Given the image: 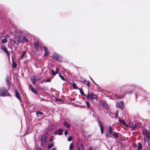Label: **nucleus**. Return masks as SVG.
Segmentation results:
<instances>
[{"label":"nucleus","instance_id":"0eeeda50","mask_svg":"<svg viewBox=\"0 0 150 150\" xmlns=\"http://www.w3.org/2000/svg\"><path fill=\"white\" fill-rule=\"evenodd\" d=\"M2 49L6 53L7 56L8 58H9L10 53L8 51L6 47L4 46H1Z\"/></svg>","mask_w":150,"mask_h":150},{"label":"nucleus","instance_id":"2f4dec72","mask_svg":"<svg viewBox=\"0 0 150 150\" xmlns=\"http://www.w3.org/2000/svg\"><path fill=\"white\" fill-rule=\"evenodd\" d=\"M80 93L81 95H82V96H85V95L84 93L83 92V91L81 89H80Z\"/></svg>","mask_w":150,"mask_h":150},{"label":"nucleus","instance_id":"c03bdc74","mask_svg":"<svg viewBox=\"0 0 150 150\" xmlns=\"http://www.w3.org/2000/svg\"><path fill=\"white\" fill-rule=\"evenodd\" d=\"M51 81V79H47L46 80L47 82H50Z\"/></svg>","mask_w":150,"mask_h":150},{"label":"nucleus","instance_id":"cd10ccee","mask_svg":"<svg viewBox=\"0 0 150 150\" xmlns=\"http://www.w3.org/2000/svg\"><path fill=\"white\" fill-rule=\"evenodd\" d=\"M33 83L34 84L35 83V82L37 80V79H36L35 77H34L33 79H32Z\"/></svg>","mask_w":150,"mask_h":150},{"label":"nucleus","instance_id":"6e6552de","mask_svg":"<svg viewBox=\"0 0 150 150\" xmlns=\"http://www.w3.org/2000/svg\"><path fill=\"white\" fill-rule=\"evenodd\" d=\"M129 127L133 129H134L137 127L138 125L137 124L135 123V122H130L129 123Z\"/></svg>","mask_w":150,"mask_h":150},{"label":"nucleus","instance_id":"f8f14e48","mask_svg":"<svg viewBox=\"0 0 150 150\" xmlns=\"http://www.w3.org/2000/svg\"><path fill=\"white\" fill-rule=\"evenodd\" d=\"M44 50L45 51V52L44 54V56H47L48 55V50L46 47L45 46L44 47Z\"/></svg>","mask_w":150,"mask_h":150},{"label":"nucleus","instance_id":"6e6d98bb","mask_svg":"<svg viewBox=\"0 0 150 150\" xmlns=\"http://www.w3.org/2000/svg\"><path fill=\"white\" fill-rule=\"evenodd\" d=\"M94 83H95V82L94 81H92Z\"/></svg>","mask_w":150,"mask_h":150},{"label":"nucleus","instance_id":"a211bd4d","mask_svg":"<svg viewBox=\"0 0 150 150\" xmlns=\"http://www.w3.org/2000/svg\"><path fill=\"white\" fill-rule=\"evenodd\" d=\"M98 125L100 127V131L104 130V127L102 124L100 123V122H98Z\"/></svg>","mask_w":150,"mask_h":150},{"label":"nucleus","instance_id":"58836bf2","mask_svg":"<svg viewBox=\"0 0 150 150\" xmlns=\"http://www.w3.org/2000/svg\"><path fill=\"white\" fill-rule=\"evenodd\" d=\"M52 72L53 75H54V76L56 74V72H55L53 70H52Z\"/></svg>","mask_w":150,"mask_h":150},{"label":"nucleus","instance_id":"412c9836","mask_svg":"<svg viewBox=\"0 0 150 150\" xmlns=\"http://www.w3.org/2000/svg\"><path fill=\"white\" fill-rule=\"evenodd\" d=\"M142 148V145L141 143H139L138 145V150H141Z\"/></svg>","mask_w":150,"mask_h":150},{"label":"nucleus","instance_id":"603ef678","mask_svg":"<svg viewBox=\"0 0 150 150\" xmlns=\"http://www.w3.org/2000/svg\"><path fill=\"white\" fill-rule=\"evenodd\" d=\"M51 150H56V148H54L52 149H51Z\"/></svg>","mask_w":150,"mask_h":150},{"label":"nucleus","instance_id":"ddd939ff","mask_svg":"<svg viewBox=\"0 0 150 150\" xmlns=\"http://www.w3.org/2000/svg\"><path fill=\"white\" fill-rule=\"evenodd\" d=\"M26 52L24 51L23 52V54L21 56L20 59H23L24 58H26Z\"/></svg>","mask_w":150,"mask_h":150},{"label":"nucleus","instance_id":"864d4df0","mask_svg":"<svg viewBox=\"0 0 150 150\" xmlns=\"http://www.w3.org/2000/svg\"><path fill=\"white\" fill-rule=\"evenodd\" d=\"M133 93V91H132L131 92H129V93H128L129 94H130L131 93Z\"/></svg>","mask_w":150,"mask_h":150},{"label":"nucleus","instance_id":"473e14b6","mask_svg":"<svg viewBox=\"0 0 150 150\" xmlns=\"http://www.w3.org/2000/svg\"><path fill=\"white\" fill-rule=\"evenodd\" d=\"M59 76L62 80L64 81H65V79L64 77L61 74H59Z\"/></svg>","mask_w":150,"mask_h":150},{"label":"nucleus","instance_id":"4c0bfd02","mask_svg":"<svg viewBox=\"0 0 150 150\" xmlns=\"http://www.w3.org/2000/svg\"><path fill=\"white\" fill-rule=\"evenodd\" d=\"M86 85L88 87H89L90 86V84L89 81L87 82Z\"/></svg>","mask_w":150,"mask_h":150},{"label":"nucleus","instance_id":"7c9ffc66","mask_svg":"<svg viewBox=\"0 0 150 150\" xmlns=\"http://www.w3.org/2000/svg\"><path fill=\"white\" fill-rule=\"evenodd\" d=\"M72 86L73 88L75 89H77L78 88L77 86L74 83H73V84L72 85Z\"/></svg>","mask_w":150,"mask_h":150},{"label":"nucleus","instance_id":"9d476101","mask_svg":"<svg viewBox=\"0 0 150 150\" xmlns=\"http://www.w3.org/2000/svg\"><path fill=\"white\" fill-rule=\"evenodd\" d=\"M100 103L102 106L105 107V108H108V106L105 102L104 101H102Z\"/></svg>","mask_w":150,"mask_h":150},{"label":"nucleus","instance_id":"e433bc0d","mask_svg":"<svg viewBox=\"0 0 150 150\" xmlns=\"http://www.w3.org/2000/svg\"><path fill=\"white\" fill-rule=\"evenodd\" d=\"M86 97L88 99H90V95L89 93H88L87 95L86 96Z\"/></svg>","mask_w":150,"mask_h":150},{"label":"nucleus","instance_id":"72a5a7b5","mask_svg":"<svg viewBox=\"0 0 150 150\" xmlns=\"http://www.w3.org/2000/svg\"><path fill=\"white\" fill-rule=\"evenodd\" d=\"M23 41L25 42H28V40L27 38L25 37H24L23 38Z\"/></svg>","mask_w":150,"mask_h":150},{"label":"nucleus","instance_id":"c85d7f7f","mask_svg":"<svg viewBox=\"0 0 150 150\" xmlns=\"http://www.w3.org/2000/svg\"><path fill=\"white\" fill-rule=\"evenodd\" d=\"M36 114L38 115H43V113L41 111H38L36 112Z\"/></svg>","mask_w":150,"mask_h":150},{"label":"nucleus","instance_id":"4be33fe9","mask_svg":"<svg viewBox=\"0 0 150 150\" xmlns=\"http://www.w3.org/2000/svg\"><path fill=\"white\" fill-rule=\"evenodd\" d=\"M119 121L123 125H125L126 127H128L127 126L125 125V122L123 120H121L120 119H119Z\"/></svg>","mask_w":150,"mask_h":150},{"label":"nucleus","instance_id":"8fccbe9b","mask_svg":"<svg viewBox=\"0 0 150 150\" xmlns=\"http://www.w3.org/2000/svg\"><path fill=\"white\" fill-rule=\"evenodd\" d=\"M90 78L91 79L92 81H94L93 80V79L90 76Z\"/></svg>","mask_w":150,"mask_h":150},{"label":"nucleus","instance_id":"9b49d317","mask_svg":"<svg viewBox=\"0 0 150 150\" xmlns=\"http://www.w3.org/2000/svg\"><path fill=\"white\" fill-rule=\"evenodd\" d=\"M116 106L117 107L120 108H122L123 107V102H120V103H117Z\"/></svg>","mask_w":150,"mask_h":150},{"label":"nucleus","instance_id":"09e8293b","mask_svg":"<svg viewBox=\"0 0 150 150\" xmlns=\"http://www.w3.org/2000/svg\"><path fill=\"white\" fill-rule=\"evenodd\" d=\"M36 78V79H37V80H38V79H40V77H35Z\"/></svg>","mask_w":150,"mask_h":150},{"label":"nucleus","instance_id":"f3484780","mask_svg":"<svg viewBox=\"0 0 150 150\" xmlns=\"http://www.w3.org/2000/svg\"><path fill=\"white\" fill-rule=\"evenodd\" d=\"M112 135L115 138H117L118 137V135L117 133L114 132L112 134Z\"/></svg>","mask_w":150,"mask_h":150},{"label":"nucleus","instance_id":"ea45409f","mask_svg":"<svg viewBox=\"0 0 150 150\" xmlns=\"http://www.w3.org/2000/svg\"><path fill=\"white\" fill-rule=\"evenodd\" d=\"M56 100L57 102H61V100L59 98H56Z\"/></svg>","mask_w":150,"mask_h":150},{"label":"nucleus","instance_id":"2eb2a0df","mask_svg":"<svg viewBox=\"0 0 150 150\" xmlns=\"http://www.w3.org/2000/svg\"><path fill=\"white\" fill-rule=\"evenodd\" d=\"M15 95L16 97L21 102V98L19 96V93L17 91H16Z\"/></svg>","mask_w":150,"mask_h":150},{"label":"nucleus","instance_id":"393cba45","mask_svg":"<svg viewBox=\"0 0 150 150\" xmlns=\"http://www.w3.org/2000/svg\"><path fill=\"white\" fill-rule=\"evenodd\" d=\"M74 148V146L72 143L70 144L69 146V149L70 150H72Z\"/></svg>","mask_w":150,"mask_h":150},{"label":"nucleus","instance_id":"7ed1b4c3","mask_svg":"<svg viewBox=\"0 0 150 150\" xmlns=\"http://www.w3.org/2000/svg\"><path fill=\"white\" fill-rule=\"evenodd\" d=\"M47 134H45L43 135L41 138V141L42 145V146H45L46 144L47 139Z\"/></svg>","mask_w":150,"mask_h":150},{"label":"nucleus","instance_id":"a19ab883","mask_svg":"<svg viewBox=\"0 0 150 150\" xmlns=\"http://www.w3.org/2000/svg\"><path fill=\"white\" fill-rule=\"evenodd\" d=\"M93 148L91 146H89L88 149H87L86 150H92Z\"/></svg>","mask_w":150,"mask_h":150},{"label":"nucleus","instance_id":"79ce46f5","mask_svg":"<svg viewBox=\"0 0 150 150\" xmlns=\"http://www.w3.org/2000/svg\"><path fill=\"white\" fill-rule=\"evenodd\" d=\"M59 71V69H58L57 68L56 69V73L57 74Z\"/></svg>","mask_w":150,"mask_h":150},{"label":"nucleus","instance_id":"f704fd0d","mask_svg":"<svg viewBox=\"0 0 150 150\" xmlns=\"http://www.w3.org/2000/svg\"><path fill=\"white\" fill-rule=\"evenodd\" d=\"M72 138L70 136L68 138V141L70 142L72 140Z\"/></svg>","mask_w":150,"mask_h":150},{"label":"nucleus","instance_id":"20e7f679","mask_svg":"<svg viewBox=\"0 0 150 150\" xmlns=\"http://www.w3.org/2000/svg\"><path fill=\"white\" fill-rule=\"evenodd\" d=\"M52 58L56 60L57 61L61 62L62 61L61 57L57 54L55 53L53 54L52 55Z\"/></svg>","mask_w":150,"mask_h":150},{"label":"nucleus","instance_id":"37998d69","mask_svg":"<svg viewBox=\"0 0 150 150\" xmlns=\"http://www.w3.org/2000/svg\"><path fill=\"white\" fill-rule=\"evenodd\" d=\"M6 81L7 83V84L8 85V83H9V79H8V78H7L6 79Z\"/></svg>","mask_w":150,"mask_h":150},{"label":"nucleus","instance_id":"aec40b11","mask_svg":"<svg viewBox=\"0 0 150 150\" xmlns=\"http://www.w3.org/2000/svg\"><path fill=\"white\" fill-rule=\"evenodd\" d=\"M149 132L145 129H144L142 131V133L145 136Z\"/></svg>","mask_w":150,"mask_h":150},{"label":"nucleus","instance_id":"a878e982","mask_svg":"<svg viewBox=\"0 0 150 150\" xmlns=\"http://www.w3.org/2000/svg\"><path fill=\"white\" fill-rule=\"evenodd\" d=\"M1 42L3 43H6L7 42V40L6 39H3L1 40Z\"/></svg>","mask_w":150,"mask_h":150},{"label":"nucleus","instance_id":"dca6fc26","mask_svg":"<svg viewBox=\"0 0 150 150\" xmlns=\"http://www.w3.org/2000/svg\"><path fill=\"white\" fill-rule=\"evenodd\" d=\"M63 125L67 128H69L70 127V125L66 122H64Z\"/></svg>","mask_w":150,"mask_h":150},{"label":"nucleus","instance_id":"f257e3e1","mask_svg":"<svg viewBox=\"0 0 150 150\" xmlns=\"http://www.w3.org/2000/svg\"><path fill=\"white\" fill-rule=\"evenodd\" d=\"M76 150H84V147L83 141L80 139H79L78 141L76 142Z\"/></svg>","mask_w":150,"mask_h":150},{"label":"nucleus","instance_id":"b1692460","mask_svg":"<svg viewBox=\"0 0 150 150\" xmlns=\"http://www.w3.org/2000/svg\"><path fill=\"white\" fill-rule=\"evenodd\" d=\"M146 137V138L149 139H150V133L149 132L145 136Z\"/></svg>","mask_w":150,"mask_h":150},{"label":"nucleus","instance_id":"c9c22d12","mask_svg":"<svg viewBox=\"0 0 150 150\" xmlns=\"http://www.w3.org/2000/svg\"><path fill=\"white\" fill-rule=\"evenodd\" d=\"M86 104L87 105V106L88 108H89L90 107V105L89 103L88 102H86Z\"/></svg>","mask_w":150,"mask_h":150},{"label":"nucleus","instance_id":"6ab92c4d","mask_svg":"<svg viewBox=\"0 0 150 150\" xmlns=\"http://www.w3.org/2000/svg\"><path fill=\"white\" fill-rule=\"evenodd\" d=\"M113 129H112V127L111 126H109V133L111 134L112 133V132L113 131Z\"/></svg>","mask_w":150,"mask_h":150},{"label":"nucleus","instance_id":"5fc2aeb1","mask_svg":"<svg viewBox=\"0 0 150 150\" xmlns=\"http://www.w3.org/2000/svg\"><path fill=\"white\" fill-rule=\"evenodd\" d=\"M106 137H109V136H108V134H107L106 135Z\"/></svg>","mask_w":150,"mask_h":150},{"label":"nucleus","instance_id":"1a4fd4ad","mask_svg":"<svg viewBox=\"0 0 150 150\" xmlns=\"http://www.w3.org/2000/svg\"><path fill=\"white\" fill-rule=\"evenodd\" d=\"M29 89L31 91L35 94H38V92L37 91L35 90L33 88V86L30 85L29 87Z\"/></svg>","mask_w":150,"mask_h":150},{"label":"nucleus","instance_id":"4d7b16f0","mask_svg":"<svg viewBox=\"0 0 150 150\" xmlns=\"http://www.w3.org/2000/svg\"><path fill=\"white\" fill-rule=\"evenodd\" d=\"M126 94V93H125V95Z\"/></svg>","mask_w":150,"mask_h":150},{"label":"nucleus","instance_id":"5701e85b","mask_svg":"<svg viewBox=\"0 0 150 150\" xmlns=\"http://www.w3.org/2000/svg\"><path fill=\"white\" fill-rule=\"evenodd\" d=\"M114 96H115V97L116 98L118 99H120L121 98H123L124 96H122V95L121 96H117L116 95H115Z\"/></svg>","mask_w":150,"mask_h":150},{"label":"nucleus","instance_id":"a18cd8bd","mask_svg":"<svg viewBox=\"0 0 150 150\" xmlns=\"http://www.w3.org/2000/svg\"><path fill=\"white\" fill-rule=\"evenodd\" d=\"M64 133L65 135H66L67 134H68V131H67V130L65 131L64 132Z\"/></svg>","mask_w":150,"mask_h":150},{"label":"nucleus","instance_id":"13d9d810","mask_svg":"<svg viewBox=\"0 0 150 150\" xmlns=\"http://www.w3.org/2000/svg\"><path fill=\"white\" fill-rule=\"evenodd\" d=\"M89 137H90V135H89Z\"/></svg>","mask_w":150,"mask_h":150},{"label":"nucleus","instance_id":"4468645a","mask_svg":"<svg viewBox=\"0 0 150 150\" xmlns=\"http://www.w3.org/2000/svg\"><path fill=\"white\" fill-rule=\"evenodd\" d=\"M97 98V96L96 95H94L92 93H91L90 95V99L92 100L93 99H96Z\"/></svg>","mask_w":150,"mask_h":150},{"label":"nucleus","instance_id":"bb28decb","mask_svg":"<svg viewBox=\"0 0 150 150\" xmlns=\"http://www.w3.org/2000/svg\"><path fill=\"white\" fill-rule=\"evenodd\" d=\"M53 146L54 145L52 143H51L48 145V148L49 149H50L52 148Z\"/></svg>","mask_w":150,"mask_h":150},{"label":"nucleus","instance_id":"39448f33","mask_svg":"<svg viewBox=\"0 0 150 150\" xmlns=\"http://www.w3.org/2000/svg\"><path fill=\"white\" fill-rule=\"evenodd\" d=\"M34 46L35 50L37 51H39L41 50L42 47L39 46V43L38 42H36L34 44Z\"/></svg>","mask_w":150,"mask_h":150},{"label":"nucleus","instance_id":"de8ad7c7","mask_svg":"<svg viewBox=\"0 0 150 150\" xmlns=\"http://www.w3.org/2000/svg\"><path fill=\"white\" fill-rule=\"evenodd\" d=\"M36 150H42V149L40 148H38Z\"/></svg>","mask_w":150,"mask_h":150},{"label":"nucleus","instance_id":"3c124183","mask_svg":"<svg viewBox=\"0 0 150 150\" xmlns=\"http://www.w3.org/2000/svg\"><path fill=\"white\" fill-rule=\"evenodd\" d=\"M104 130H101V133L102 134H103V133L104 132Z\"/></svg>","mask_w":150,"mask_h":150},{"label":"nucleus","instance_id":"f03ea898","mask_svg":"<svg viewBox=\"0 0 150 150\" xmlns=\"http://www.w3.org/2000/svg\"><path fill=\"white\" fill-rule=\"evenodd\" d=\"M6 96H10V94L8 92L7 90L4 88H0V96L4 97Z\"/></svg>","mask_w":150,"mask_h":150},{"label":"nucleus","instance_id":"49530a36","mask_svg":"<svg viewBox=\"0 0 150 150\" xmlns=\"http://www.w3.org/2000/svg\"><path fill=\"white\" fill-rule=\"evenodd\" d=\"M53 139L52 138V137H51L50 139V141L51 142H52L53 141Z\"/></svg>","mask_w":150,"mask_h":150},{"label":"nucleus","instance_id":"423d86ee","mask_svg":"<svg viewBox=\"0 0 150 150\" xmlns=\"http://www.w3.org/2000/svg\"><path fill=\"white\" fill-rule=\"evenodd\" d=\"M63 131V130H62L61 129H60L58 130L55 131L54 132V134L55 135H61Z\"/></svg>","mask_w":150,"mask_h":150},{"label":"nucleus","instance_id":"c756f323","mask_svg":"<svg viewBox=\"0 0 150 150\" xmlns=\"http://www.w3.org/2000/svg\"><path fill=\"white\" fill-rule=\"evenodd\" d=\"M12 64H13V66L14 67H16L17 66V64L16 63V62H14L13 61V62Z\"/></svg>","mask_w":150,"mask_h":150}]
</instances>
